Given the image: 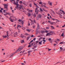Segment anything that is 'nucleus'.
I'll return each instance as SVG.
<instances>
[{
    "label": "nucleus",
    "instance_id": "nucleus-27",
    "mask_svg": "<svg viewBox=\"0 0 65 65\" xmlns=\"http://www.w3.org/2000/svg\"><path fill=\"white\" fill-rule=\"evenodd\" d=\"M62 12H63V14H65V12L63 10H62Z\"/></svg>",
    "mask_w": 65,
    "mask_h": 65
},
{
    "label": "nucleus",
    "instance_id": "nucleus-55",
    "mask_svg": "<svg viewBox=\"0 0 65 65\" xmlns=\"http://www.w3.org/2000/svg\"><path fill=\"white\" fill-rule=\"evenodd\" d=\"M19 9H21L22 8L21 7H19Z\"/></svg>",
    "mask_w": 65,
    "mask_h": 65
},
{
    "label": "nucleus",
    "instance_id": "nucleus-48",
    "mask_svg": "<svg viewBox=\"0 0 65 65\" xmlns=\"http://www.w3.org/2000/svg\"><path fill=\"white\" fill-rule=\"evenodd\" d=\"M7 14H9V15H10V14L9 13H7Z\"/></svg>",
    "mask_w": 65,
    "mask_h": 65
},
{
    "label": "nucleus",
    "instance_id": "nucleus-12",
    "mask_svg": "<svg viewBox=\"0 0 65 65\" xmlns=\"http://www.w3.org/2000/svg\"><path fill=\"white\" fill-rule=\"evenodd\" d=\"M42 42V40L40 42H39V44H41V42Z\"/></svg>",
    "mask_w": 65,
    "mask_h": 65
},
{
    "label": "nucleus",
    "instance_id": "nucleus-11",
    "mask_svg": "<svg viewBox=\"0 0 65 65\" xmlns=\"http://www.w3.org/2000/svg\"><path fill=\"white\" fill-rule=\"evenodd\" d=\"M23 4L25 5L26 6H27V3H25V2H24L23 3Z\"/></svg>",
    "mask_w": 65,
    "mask_h": 65
},
{
    "label": "nucleus",
    "instance_id": "nucleus-3",
    "mask_svg": "<svg viewBox=\"0 0 65 65\" xmlns=\"http://www.w3.org/2000/svg\"><path fill=\"white\" fill-rule=\"evenodd\" d=\"M46 36H51L50 32H48V33H47L46 34Z\"/></svg>",
    "mask_w": 65,
    "mask_h": 65
},
{
    "label": "nucleus",
    "instance_id": "nucleus-2",
    "mask_svg": "<svg viewBox=\"0 0 65 65\" xmlns=\"http://www.w3.org/2000/svg\"><path fill=\"white\" fill-rule=\"evenodd\" d=\"M4 8H6V9H7V8H8V7H7L8 5H7L5 4L4 5Z\"/></svg>",
    "mask_w": 65,
    "mask_h": 65
},
{
    "label": "nucleus",
    "instance_id": "nucleus-28",
    "mask_svg": "<svg viewBox=\"0 0 65 65\" xmlns=\"http://www.w3.org/2000/svg\"><path fill=\"white\" fill-rule=\"evenodd\" d=\"M39 18L38 16H37V20H39Z\"/></svg>",
    "mask_w": 65,
    "mask_h": 65
},
{
    "label": "nucleus",
    "instance_id": "nucleus-34",
    "mask_svg": "<svg viewBox=\"0 0 65 65\" xmlns=\"http://www.w3.org/2000/svg\"><path fill=\"white\" fill-rule=\"evenodd\" d=\"M29 11H30V12H32V10H30Z\"/></svg>",
    "mask_w": 65,
    "mask_h": 65
},
{
    "label": "nucleus",
    "instance_id": "nucleus-60",
    "mask_svg": "<svg viewBox=\"0 0 65 65\" xmlns=\"http://www.w3.org/2000/svg\"><path fill=\"white\" fill-rule=\"evenodd\" d=\"M34 23H36V22H35V20H34Z\"/></svg>",
    "mask_w": 65,
    "mask_h": 65
},
{
    "label": "nucleus",
    "instance_id": "nucleus-30",
    "mask_svg": "<svg viewBox=\"0 0 65 65\" xmlns=\"http://www.w3.org/2000/svg\"><path fill=\"white\" fill-rule=\"evenodd\" d=\"M39 4H42V2H41L39 3Z\"/></svg>",
    "mask_w": 65,
    "mask_h": 65
},
{
    "label": "nucleus",
    "instance_id": "nucleus-23",
    "mask_svg": "<svg viewBox=\"0 0 65 65\" xmlns=\"http://www.w3.org/2000/svg\"><path fill=\"white\" fill-rule=\"evenodd\" d=\"M3 37H4V38H6V37H7V36H3Z\"/></svg>",
    "mask_w": 65,
    "mask_h": 65
},
{
    "label": "nucleus",
    "instance_id": "nucleus-50",
    "mask_svg": "<svg viewBox=\"0 0 65 65\" xmlns=\"http://www.w3.org/2000/svg\"><path fill=\"white\" fill-rule=\"evenodd\" d=\"M45 32H46V33H48V31H47V30H46Z\"/></svg>",
    "mask_w": 65,
    "mask_h": 65
},
{
    "label": "nucleus",
    "instance_id": "nucleus-24",
    "mask_svg": "<svg viewBox=\"0 0 65 65\" xmlns=\"http://www.w3.org/2000/svg\"><path fill=\"white\" fill-rule=\"evenodd\" d=\"M52 20H53V21H56V20H56V19H54L53 18H52Z\"/></svg>",
    "mask_w": 65,
    "mask_h": 65
},
{
    "label": "nucleus",
    "instance_id": "nucleus-1",
    "mask_svg": "<svg viewBox=\"0 0 65 65\" xmlns=\"http://www.w3.org/2000/svg\"><path fill=\"white\" fill-rule=\"evenodd\" d=\"M22 49H23L21 47H20L18 48V49L15 52V53H18V52H19V51H21Z\"/></svg>",
    "mask_w": 65,
    "mask_h": 65
},
{
    "label": "nucleus",
    "instance_id": "nucleus-19",
    "mask_svg": "<svg viewBox=\"0 0 65 65\" xmlns=\"http://www.w3.org/2000/svg\"><path fill=\"white\" fill-rule=\"evenodd\" d=\"M17 7H16V8H18V6H19V5H18V4H17L16 5Z\"/></svg>",
    "mask_w": 65,
    "mask_h": 65
},
{
    "label": "nucleus",
    "instance_id": "nucleus-61",
    "mask_svg": "<svg viewBox=\"0 0 65 65\" xmlns=\"http://www.w3.org/2000/svg\"><path fill=\"white\" fill-rule=\"evenodd\" d=\"M2 12V11L1 10H0V12Z\"/></svg>",
    "mask_w": 65,
    "mask_h": 65
},
{
    "label": "nucleus",
    "instance_id": "nucleus-6",
    "mask_svg": "<svg viewBox=\"0 0 65 65\" xmlns=\"http://www.w3.org/2000/svg\"><path fill=\"white\" fill-rule=\"evenodd\" d=\"M30 37H31V36H29L28 37H27V40H28L30 38Z\"/></svg>",
    "mask_w": 65,
    "mask_h": 65
},
{
    "label": "nucleus",
    "instance_id": "nucleus-44",
    "mask_svg": "<svg viewBox=\"0 0 65 65\" xmlns=\"http://www.w3.org/2000/svg\"><path fill=\"white\" fill-rule=\"evenodd\" d=\"M60 50H63V48H62V47H60Z\"/></svg>",
    "mask_w": 65,
    "mask_h": 65
},
{
    "label": "nucleus",
    "instance_id": "nucleus-37",
    "mask_svg": "<svg viewBox=\"0 0 65 65\" xmlns=\"http://www.w3.org/2000/svg\"><path fill=\"white\" fill-rule=\"evenodd\" d=\"M48 40H49V41H51V38H49L48 39Z\"/></svg>",
    "mask_w": 65,
    "mask_h": 65
},
{
    "label": "nucleus",
    "instance_id": "nucleus-25",
    "mask_svg": "<svg viewBox=\"0 0 65 65\" xmlns=\"http://www.w3.org/2000/svg\"><path fill=\"white\" fill-rule=\"evenodd\" d=\"M33 16L35 17V18L36 17V15L35 14H34L33 15Z\"/></svg>",
    "mask_w": 65,
    "mask_h": 65
},
{
    "label": "nucleus",
    "instance_id": "nucleus-31",
    "mask_svg": "<svg viewBox=\"0 0 65 65\" xmlns=\"http://www.w3.org/2000/svg\"><path fill=\"white\" fill-rule=\"evenodd\" d=\"M40 11H42V9L41 8H40Z\"/></svg>",
    "mask_w": 65,
    "mask_h": 65
},
{
    "label": "nucleus",
    "instance_id": "nucleus-22",
    "mask_svg": "<svg viewBox=\"0 0 65 65\" xmlns=\"http://www.w3.org/2000/svg\"><path fill=\"white\" fill-rule=\"evenodd\" d=\"M26 31H27V32H30V30H29V29H26Z\"/></svg>",
    "mask_w": 65,
    "mask_h": 65
},
{
    "label": "nucleus",
    "instance_id": "nucleus-63",
    "mask_svg": "<svg viewBox=\"0 0 65 65\" xmlns=\"http://www.w3.org/2000/svg\"><path fill=\"white\" fill-rule=\"evenodd\" d=\"M54 46H55L56 45H57V44H54Z\"/></svg>",
    "mask_w": 65,
    "mask_h": 65
},
{
    "label": "nucleus",
    "instance_id": "nucleus-10",
    "mask_svg": "<svg viewBox=\"0 0 65 65\" xmlns=\"http://www.w3.org/2000/svg\"><path fill=\"white\" fill-rule=\"evenodd\" d=\"M14 54H15V53H14V54H11L10 56V58H11V57H12V56H13V55H14Z\"/></svg>",
    "mask_w": 65,
    "mask_h": 65
},
{
    "label": "nucleus",
    "instance_id": "nucleus-47",
    "mask_svg": "<svg viewBox=\"0 0 65 65\" xmlns=\"http://www.w3.org/2000/svg\"><path fill=\"white\" fill-rule=\"evenodd\" d=\"M39 42V41H36V43H38V42Z\"/></svg>",
    "mask_w": 65,
    "mask_h": 65
},
{
    "label": "nucleus",
    "instance_id": "nucleus-14",
    "mask_svg": "<svg viewBox=\"0 0 65 65\" xmlns=\"http://www.w3.org/2000/svg\"><path fill=\"white\" fill-rule=\"evenodd\" d=\"M21 25H23L24 24V21H22L21 23Z\"/></svg>",
    "mask_w": 65,
    "mask_h": 65
},
{
    "label": "nucleus",
    "instance_id": "nucleus-42",
    "mask_svg": "<svg viewBox=\"0 0 65 65\" xmlns=\"http://www.w3.org/2000/svg\"><path fill=\"white\" fill-rule=\"evenodd\" d=\"M35 40H36V38H35L33 39V40L34 41H35Z\"/></svg>",
    "mask_w": 65,
    "mask_h": 65
},
{
    "label": "nucleus",
    "instance_id": "nucleus-43",
    "mask_svg": "<svg viewBox=\"0 0 65 65\" xmlns=\"http://www.w3.org/2000/svg\"><path fill=\"white\" fill-rule=\"evenodd\" d=\"M31 47V45H29L28 46V47Z\"/></svg>",
    "mask_w": 65,
    "mask_h": 65
},
{
    "label": "nucleus",
    "instance_id": "nucleus-39",
    "mask_svg": "<svg viewBox=\"0 0 65 65\" xmlns=\"http://www.w3.org/2000/svg\"><path fill=\"white\" fill-rule=\"evenodd\" d=\"M47 49H48V50H49L48 51H51V49H49L48 48H47Z\"/></svg>",
    "mask_w": 65,
    "mask_h": 65
},
{
    "label": "nucleus",
    "instance_id": "nucleus-8",
    "mask_svg": "<svg viewBox=\"0 0 65 65\" xmlns=\"http://www.w3.org/2000/svg\"><path fill=\"white\" fill-rule=\"evenodd\" d=\"M37 26L38 29H40V27H39V25L38 23H37Z\"/></svg>",
    "mask_w": 65,
    "mask_h": 65
},
{
    "label": "nucleus",
    "instance_id": "nucleus-56",
    "mask_svg": "<svg viewBox=\"0 0 65 65\" xmlns=\"http://www.w3.org/2000/svg\"><path fill=\"white\" fill-rule=\"evenodd\" d=\"M62 43H63V42H61L60 43V44H62Z\"/></svg>",
    "mask_w": 65,
    "mask_h": 65
},
{
    "label": "nucleus",
    "instance_id": "nucleus-21",
    "mask_svg": "<svg viewBox=\"0 0 65 65\" xmlns=\"http://www.w3.org/2000/svg\"><path fill=\"white\" fill-rule=\"evenodd\" d=\"M64 33L63 32L62 33V34L61 35V36H64Z\"/></svg>",
    "mask_w": 65,
    "mask_h": 65
},
{
    "label": "nucleus",
    "instance_id": "nucleus-45",
    "mask_svg": "<svg viewBox=\"0 0 65 65\" xmlns=\"http://www.w3.org/2000/svg\"><path fill=\"white\" fill-rule=\"evenodd\" d=\"M19 22H21L22 21V20H21L20 19H19V20H18Z\"/></svg>",
    "mask_w": 65,
    "mask_h": 65
},
{
    "label": "nucleus",
    "instance_id": "nucleus-62",
    "mask_svg": "<svg viewBox=\"0 0 65 65\" xmlns=\"http://www.w3.org/2000/svg\"><path fill=\"white\" fill-rule=\"evenodd\" d=\"M1 10H3V8H1Z\"/></svg>",
    "mask_w": 65,
    "mask_h": 65
},
{
    "label": "nucleus",
    "instance_id": "nucleus-18",
    "mask_svg": "<svg viewBox=\"0 0 65 65\" xmlns=\"http://www.w3.org/2000/svg\"><path fill=\"white\" fill-rule=\"evenodd\" d=\"M51 28L52 29H55V28H54V27H53V26H51Z\"/></svg>",
    "mask_w": 65,
    "mask_h": 65
},
{
    "label": "nucleus",
    "instance_id": "nucleus-59",
    "mask_svg": "<svg viewBox=\"0 0 65 65\" xmlns=\"http://www.w3.org/2000/svg\"><path fill=\"white\" fill-rule=\"evenodd\" d=\"M9 19L10 20H11V17H10V18H9Z\"/></svg>",
    "mask_w": 65,
    "mask_h": 65
},
{
    "label": "nucleus",
    "instance_id": "nucleus-36",
    "mask_svg": "<svg viewBox=\"0 0 65 65\" xmlns=\"http://www.w3.org/2000/svg\"><path fill=\"white\" fill-rule=\"evenodd\" d=\"M29 6L30 7H32V4H30Z\"/></svg>",
    "mask_w": 65,
    "mask_h": 65
},
{
    "label": "nucleus",
    "instance_id": "nucleus-35",
    "mask_svg": "<svg viewBox=\"0 0 65 65\" xmlns=\"http://www.w3.org/2000/svg\"><path fill=\"white\" fill-rule=\"evenodd\" d=\"M14 4H15V5H16L17 4L15 3V2H14Z\"/></svg>",
    "mask_w": 65,
    "mask_h": 65
},
{
    "label": "nucleus",
    "instance_id": "nucleus-7",
    "mask_svg": "<svg viewBox=\"0 0 65 65\" xmlns=\"http://www.w3.org/2000/svg\"><path fill=\"white\" fill-rule=\"evenodd\" d=\"M19 27V28H21V25H17V28L18 29V27Z\"/></svg>",
    "mask_w": 65,
    "mask_h": 65
},
{
    "label": "nucleus",
    "instance_id": "nucleus-17",
    "mask_svg": "<svg viewBox=\"0 0 65 65\" xmlns=\"http://www.w3.org/2000/svg\"><path fill=\"white\" fill-rule=\"evenodd\" d=\"M32 52V51H31V50L30 51H28V53H31V52Z\"/></svg>",
    "mask_w": 65,
    "mask_h": 65
},
{
    "label": "nucleus",
    "instance_id": "nucleus-53",
    "mask_svg": "<svg viewBox=\"0 0 65 65\" xmlns=\"http://www.w3.org/2000/svg\"><path fill=\"white\" fill-rule=\"evenodd\" d=\"M34 47H35V48H36V47H37V45H36Z\"/></svg>",
    "mask_w": 65,
    "mask_h": 65
},
{
    "label": "nucleus",
    "instance_id": "nucleus-51",
    "mask_svg": "<svg viewBox=\"0 0 65 65\" xmlns=\"http://www.w3.org/2000/svg\"><path fill=\"white\" fill-rule=\"evenodd\" d=\"M42 41L44 42H45L46 41L45 40H43Z\"/></svg>",
    "mask_w": 65,
    "mask_h": 65
},
{
    "label": "nucleus",
    "instance_id": "nucleus-64",
    "mask_svg": "<svg viewBox=\"0 0 65 65\" xmlns=\"http://www.w3.org/2000/svg\"><path fill=\"white\" fill-rule=\"evenodd\" d=\"M33 36H34L33 35H32L31 36V37H33Z\"/></svg>",
    "mask_w": 65,
    "mask_h": 65
},
{
    "label": "nucleus",
    "instance_id": "nucleus-54",
    "mask_svg": "<svg viewBox=\"0 0 65 65\" xmlns=\"http://www.w3.org/2000/svg\"><path fill=\"white\" fill-rule=\"evenodd\" d=\"M31 15V14L30 13H28V16H30Z\"/></svg>",
    "mask_w": 65,
    "mask_h": 65
},
{
    "label": "nucleus",
    "instance_id": "nucleus-32",
    "mask_svg": "<svg viewBox=\"0 0 65 65\" xmlns=\"http://www.w3.org/2000/svg\"><path fill=\"white\" fill-rule=\"evenodd\" d=\"M21 37L22 38H23V37H24V36H23V34H21Z\"/></svg>",
    "mask_w": 65,
    "mask_h": 65
},
{
    "label": "nucleus",
    "instance_id": "nucleus-29",
    "mask_svg": "<svg viewBox=\"0 0 65 65\" xmlns=\"http://www.w3.org/2000/svg\"><path fill=\"white\" fill-rule=\"evenodd\" d=\"M20 6L21 7H22V8H23V6L22 5H20Z\"/></svg>",
    "mask_w": 65,
    "mask_h": 65
},
{
    "label": "nucleus",
    "instance_id": "nucleus-33",
    "mask_svg": "<svg viewBox=\"0 0 65 65\" xmlns=\"http://www.w3.org/2000/svg\"><path fill=\"white\" fill-rule=\"evenodd\" d=\"M22 3L23 2H22V1H20V4H22Z\"/></svg>",
    "mask_w": 65,
    "mask_h": 65
},
{
    "label": "nucleus",
    "instance_id": "nucleus-26",
    "mask_svg": "<svg viewBox=\"0 0 65 65\" xmlns=\"http://www.w3.org/2000/svg\"><path fill=\"white\" fill-rule=\"evenodd\" d=\"M10 21H11V22H13V20L12 19H11Z\"/></svg>",
    "mask_w": 65,
    "mask_h": 65
},
{
    "label": "nucleus",
    "instance_id": "nucleus-38",
    "mask_svg": "<svg viewBox=\"0 0 65 65\" xmlns=\"http://www.w3.org/2000/svg\"><path fill=\"white\" fill-rule=\"evenodd\" d=\"M46 29H49V27H46Z\"/></svg>",
    "mask_w": 65,
    "mask_h": 65
},
{
    "label": "nucleus",
    "instance_id": "nucleus-16",
    "mask_svg": "<svg viewBox=\"0 0 65 65\" xmlns=\"http://www.w3.org/2000/svg\"><path fill=\"white\" fill-rule=\"evenodd\" d=\"M37 8H36L35 9V12H37Z\"/></svg>",
    "mask_w": 65,
    "mask_h": 65
},
{
    "label": "nucleus",
    "instance_id": "nucleus-4",
    "mask_svg": "<svg viewBox=\"0 0 65 65\" xmlns=\"http://www.w3.org/2000/svg\"><path fill=\"white\" fill-rule=\"evenodd\" d=\"M41 15L40 14H39V15H38L37 17H38L39 18H41Z\"/></svg>",
    "mask_w": 65,
    "mask_h": 65
},
{
    "label": "nucleus",
    "instance_id": "nucleus-58",
    "mask_svg": "<svg viewBox=\"0 0 65 65\" xmlns=\"http://www.w3.org/2000/svg\"><path fill=\"white\" fill-rule=\"evenodd\" d=\"M12 0V1H13L14 2H15V0Z\"/></svg>",
    "mask_w": 65,
    "mask_h": 65
},
{
    "label": "nucleus",
    "instance_id": "nucleus-20",
    "mask_svg": "<svg viewBox=\"0 0 65 65\" xmlns=\"http://www.w3.org/2000/svg\"><path fill=\"white\" fill-rule=\"evenodd\" d=\"M25 35L26 36H28V35H29V34L27 33H25Z\"/></svg>",
    "mask_w": 65,
    "mask_h": 65
},
{
    "label": "nucleus",
    "instance_id": "nucleus-40",
    "mask_svg": "<svg viewBox=\"0 0 65 65\" xmlns=\"http://www.w3.org/2000/svg\"><path fill=\"white\" fill-rule=\"evenodd\" d=\"M50 6H52V3H50Z\"/></svg>",
    "mask_w": 65,
    "mask_h": 65
},
{
    "label": "nucleus",
    "instance_id": "nucleus-49",
    "mask_svg": "<svg viewBox=\"0 0 65 65\" xmlns=\"http://www.w3.org/2000/svg\"><path fill=\"white\" fill-rule=\"evenodd\" d=\"M35 25L33 26V28H35Z\"/></svg>",
    "mask_w": 65,
    "mask_h": 65
},
{
    "label": "nucleus",
    "instance_id": "nucleus-5",
    "mask_svg": "<svg viewBox=\"0 0 65 65\" xmlns=\"http://www.w3.org/2000/svg\"><path fill=\"white\" fill-rule=\"evenodd\" d=\"M50 35H52V34H53V31H51L49 32Z\"/></svg>",
    "mask_w": 65,
    "mask_h": 65
},
{
    "label": "nucleus",
    "instance_id": "nucleus-41",
    "mask_svg": "<svg viewBox=\"0 0 65 65\" xmlns=\"http://www.w3.org/2000/svg\"><path fill=\"white\" fill-rule=\"evenodd\" d=\"M28 26H30V24L29 23H28Z\"/></svg>",
    "mask_w": 65,
    "mask_h": 65
},
{
    "label": "nucleus",
    "instance_id": "nucleus-15",
    "mask_svg": "<svg viewBox=\"0 0 65 65\" xmlns=\"http://www.w3.org/2000/svg\"><path fill=\"white\" fill-rule=\"evenodd\" d=\"M33 40H31L30 42V43H29V44H31V43H32V42H33Z\"/></svg>",
    "mask_w": 65,
    "mask_h": 65
},
{
    "label": "nucleus",
    "instance_id": "nucleus-9",
    "mask_svg": "<svg viewBox=\"0 0 65 65\" xmlns=\"http://www.w3.org/2000/svg\"><path fill=\"white\" fill-rule=\"evenodd\" d=\"M21 43H24V40H21Z\"/></svg>",
    "mask_w": 65,
    "mask_h": 65
},
{
    "label": "nucleus",
    "instance_id": "nucleus-13",
    "mask_svg": "<svg viewBox=\"0 0 65 65\" xmlns=\"http://www.w3.org/2000/svg\"><path fill=\"white\" fill-rule=\"evenodd\" d=\"M45 32L43 30H41V33H45Z\"/></svg>",
    "mask_w": 65,
    "mask_h": 65
},
{
    "label": "nucleus",
    "instance_id": "nucleus-57",
    "mask_svg": "<svg viewBox=\"0 0 65 65\" xmlns=\"http://www.w3.org/2000/svg\"><path fill=\"white\" fill-rule=\"evenodd\" d=\"M43 3V4H44V5H46V4H45L44 3Z\"/></svg>",
    "mask_w": 65,
    "mask_h": 65
},
{
    "label": "nucleus",
    "instance_id": "nucleus-46",
    "mask_svg": "<svg viewBox=\"0 0 65 65\" xmlns=\"http://www.w3.org/2000/svg\"><path fill=\"white\" fill-rule=\"evenodd\" d=\"M36 7H37V8H39V7H38V6H37V5H36Z\"/></svg>",
    "mask_w": 65,
    "mask_h": 65
},
{
    "label": "nucleus",
    "instance_id": "nucleus-52",
    "mask_svg": "<svg viewBox=\"0 0 65 65\" xmlns=\"http://www.w3.org/2000/svg\"><path fill=\"white\" fill-rule=\"evenodd\" d=\"M47 18L48 19V20H50V17H47Z\"/></svg>",
    "mask_w": 65,
    "mask_h": 65
}]
</instances>
